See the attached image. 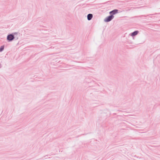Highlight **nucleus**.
Masks as SVG:
<instances>
[{
	"label": "nucleus",
	"mask_w": 160,
	"mask_h": 160,
	"mask_svg": "<svg viewBox=\"0 0 160 160\" xmlns=\"http://www.w3.org/2000/svg\"><path fill=\"white\" fill-rule=\"evenodd\" d=\"M16 33H17L15 32L14 33L8 34L7 36V40L9 42L12 41L14 38H15L14 34H15Z\"/></svg>",
	"instance_id": "obj_1"
},
{
	"label": "nucleus",
	"mask_w": 160,
	"mask_h": 160,
	"mask_svg": "<svg viewBox=\"0 0 160 160\" xmlns=\"http://www.w3.org/2000/svg\"><path fill=\"white\" fill-rule=\"evenodd\" d=\"M114 18V16L112 15H110L104 19V21L106 22H108L111 21Z\"/></svg>",
	"instance_id": "obj_2"
},
{
	"label": "nucleus",
	"mask_w": 160,
	"mask_h": 160,
	"mask_svg": "<svg viewBox=\"0 0 160 160\" xmlns=\"http://www.w3.org/2000/svg\"><path fill=\"white\" fill-rule=\"evenodd\" d=\"M118 10L115 9H114V10L110 11L109 12V14L111 15H114V14L118 13Z\"/></svg>",
	"instance_id": "obj_3"
},
{
	"label": "nucleus",
	"mask_w": 160,
	"mask_h": 160,
	"mask_svg": "<svg viewBox=\"0 0 160 160\" xmlns=\"http://www.w3.org/2000/svg\"><path fill=\"white\" fill-rule=\"evenodd\" d=\"M93 15L92 14H88L87 15V19L88 20H91L92 18Z\"/></svg>",
	"instance_id": "obj_4"
},
{
	"label": "nucleus",
	"mask_w": 160,
	"mask_h": 160,
	"mask_svg": "<svg viewBox=\"0 0 160 160\" xmlns=\"http://www.w3.org/2000/svg\"><path fill=\"white\" fill-rule=\"evenodd\" d=\"M139 32L138 31H136L131 33V36H135L138 34Z\"/></svg>",
	"instance_id": "obj_5"
},
{
	"label": "nucleus",
	"mask_w": 160,
	"mask_h": 160,
	"mask_svg": "<svg viewBox=\"0 0 160 160\" xmlns=\"http://www.w3.org/2000/svg\"><path fill=\"white\" fill-rule=\"evenodd\" d=\"M4 45L0 47V52H2L4 49Z\"/></svg>",
	"instance_id": "obj_6"
},
{
	"label": "nucleus",
	"mask_w": 160,
	"mask_h": 160,
	"mask_svg": "<svg viewBox=\"0 0 160 160\" xmlns=\"http://www.w3.org/2000/svg\"><path fill=\"white\" fill-rule=\"evenodd\" d=\"M18 39V38H17L16 39L17 40V39Z\"/></svg>",
	"instance_id": "obj_7"
}]
</instances>
